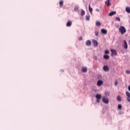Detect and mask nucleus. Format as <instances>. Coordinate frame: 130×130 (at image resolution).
I'll return each mask as SVG.
<instances>
[{"label":"nucleus","instance_id":"obj_1","mask_svg":"<svg viewBox=\"0 0 130 130\" xmlns=\"http://www.w3.org/2000/svg\"><path fill=\"white\" fill-rule=\"evenodd\" d=\"M119 31L120 32L121 34H124V33L126 32V29L124 26H120L119 28Z\"/></svg>","mask_w":130,"mask_h":130},{"label":"nucleus","instance_id":"obj_2","mask_svg":"<svg viewBox=\"0 0 130 130\" xmlns=\"http://www.w3.org/2000/svg\"><path fill=\"white\" fill-rule=\"evenodd\" d=\"M103 102H104V103H105L106 104H108V103H109V100L108 99V98L104 96V98H103Z\"/></svg>","mask_w":130,"mask_h":130},{"label":"nucleus","instance_id":"obj_3","mask_svg":"<svg viewBox=\"0 0 130 130\" xmlns=\"http://www.w3.org/2000/svg\"><path fill=\"white\" fill-rule=\"evenodd\" d=\"M96 85L99 86L100 87L102 85H103V81L101 80H99L97 81Z\"/></svg>","mask_w":130,"mask_h":130},{"label":"nucleus","instance_id":"obj_4","mask_svg":"<svg viewBox=\"0 0 130 130\" xmlns=\"http://www.w3.org/2000/svg\"><path fill=\"white\" fill-rule=\"evenodd\" d=\"M92 43L94 47H97L98 46V42L96 40H92Z\"/></svg>","mask_w":130,"mask_h":130},{"label":"nucleus","instance_id":"obj_5","mask_svg":"<svg viewBox=\"0 0 130 130\" xmlns=\"http://www.w3.org/2000/svg\"><path fill=\"white\" fill-rule=\"evenodd\" d=\"M126 95L127 96V102H130V93L128 91L126 92Z\"/></svg>","mask_w":130,"mask_h":130},{"label":"nucleus","instance_id":"obj_6","mask_svg":"<svg viewBox=\"0 0 130 130\" xmlns=\"http://www.w3.org/2000/svg\"><path fill=\"white\" fill-rule=\"evenodd\" d=\"M103 70L105 72H109V67L107 66H105L103 67Z\"/></svg>","mask_w":130,"mask_h":130},{"label":"nucleus","instance_id":"obj_7","mask_svg":"<svg viewBox=\"0 0 130 130\" xmlns=\"http://www.w3.org/2000/svg\"><path fill=\"white\" fill-rule=\"evenodd\" d=\"M111 54L113 55H116L117 54V52H116V51L113 49L111 50Z\"/></svg>","mask_w":130,"mask_h":130},{"label":"nucleus","instance_id":"obj_8","mask_svg":"<svg viewBox=\"0 0 130 130\" xmlns=\"http://www.w3.org/2000/svg\"><path fill=\"white\" fill-rule=\"evenodd\" d=\"M72 22L71 20L68 21L67 23L66 24V26L67 27H71L72 26Z\"/></svg>","mask_w":130,"mask_h":130},{"label":"nucleus","instance_id":"obj_9","mask_svg":"<svg viewBox=\"0 0 130 130\" xmlns=\"http://www.w3.org/2000/svg\"><path fill=\"white\" fill-rule=\"evenodd\" d=\"M116 14V11H112L109 14V16H110V17H112V16H113L114 15H115Z\"/></svg>","mask_w":130,"mask_h":130},{"label":"nucleus","instance_id":"obj_10","mask_svg":"<svg viewBox=\"0 0 130 130\" xmlns=\"http://www.w3.org/2000/svg\"><path fill=\"white\" fill-rule=\"evenodd\" d=\"M88 69L87 68V67H83L82 68V72H83V73H86Z\"/></svg>","mask_w":130,"mask_h":130},{"label":"nucleus","instance_id":"obj_11","mask_svg":"<svg viewBox=\"0 0 130 130\" xmlns=\"http://www.w3.org/2000/svg\"><path fill=\"white\" fill-rule=\"evenodd\" d=\"M101 32L103 34H105V35L107 34V30H106L105 29H102Z\"/></svg>","mask_w":130,"mask_h":130},{"label":"nucleus","instance_id":"obj_12","mask_svg":"<svg viewBox=\"0 0 130 130\" xmlns=\"http://www.w3.org/2000/svg\"><path fill=\"white\" fill-rule=\"evenodd\" d=\"M86 45H87V46H90L91 45V41L87 40L86 42Z\"/></svg>","mask_w":130,"mask_h":130},{"label":"nucleus","instance_id":"obj_13","mask_svg":"<svg viewBox=\"0 0 130 130\" xmlns=\"http://www.w3.org/2000/svg\"><path fill=\"white\" fill-rule=\"evenodd\" d=\"M124 48L125 49H127V43H126V41L124 40Z\"/></svg>","mask_w":130,"mask_h":130},{"label":"nucleus","instance_id":"obj_14","mask_svg":"<svg viewBox=\"0 0 130 130\" xmlns=\"http://www.w3.org/2000/svg\"><path fill=\"white\" fill-rule=\"evenodd\" d=\"M105 3H106V4H107V5L108 7L111 6V4H110V0H107V1H106Z\"/></svg>","mask_w":130,"mask_h":130},{"label":"nucleus","instance_id":"obj_15","mask_svg":"<svg viewBox=\"0 0 130 130\" xmlns=\"http://www.w3.org/2000/svg\"><path fill=\"white\" fill-rule=\"evenodd\" d=\"M104 58L105 59H109L110 56L108 55H104Z\"/></svg>","mask_w":130,"mask_h":130},{"label":"nucleus","instance_id":"obj_16","mask_svg":"<svg viewBox=\"0 0 130 130\" xmlns=\"http://www.w3.org/2000/svg\"><path fill=\"white\" fill-rule=\"evenodd\" d=\"M95 98H96V99H101V94H97L95 96Z\"/></svg>","mask_w":130,"mask_h":130},{"label":"nucleus","instance_id":"obj_17","mask_svg":"<svg viewBox=\"0 0 130 130\" xmlns=\"http://www.w3.org/2000/svg\"><path fill=\"white\" fill-rule=\"evenodd\" d=\"M62 6H63V2L62 1H60L59 2V6L60 8H62Z\"/></svg>","mask_w":130,"mask_h":130},{"label":"nucleus","instance_id":"obj_18","mask_svg":"<svg viewBox=\"0 0 130 130\" xmlns=\"http://www.w3.org/2000/svg\"><path fill=\"white\" fill-rule=\"evenodd\" d=\"M125 11H126V12H127V13H128L129 14H130V8L129 7H126Z\"/></svg>","mask_w":130,"mask_h":130},{"label":"nucleus","instance_id":"obj_19","mask_svg":"<svg viewBox=\"0 0 130 130\" xmlns=\"http://www.w3.org/2000/svg\"><path fill=\"white\" fill-rule=\"evenodd\" d=\"M89 11L90 14H92V12H93V9L91 8V7L90 6V5H89Z\"/></svg>","mask_w":130,"mask_h":130},{"label":"nucleus","instance_id":"obj_20","mask_svg":"<svg viewBox=\"0 0 130 130\" xmlns=\"http://www.w3.org/2000/svg\"><path fill=\"white\" fill-rule=\"evenodd\" d=\"M96 26H101V22L100 21H96Z\"/></svg>","mask_w":130,"mask_h":130},{"label":"nucleus","instance_id":"obj_21","mask_svg":"<svg viewBox=\"0 0 130 130\" xmlns=\"http://www.w3.org/2000/svg\"><path fill=\"white\" fill-rule=\"evenodd\" d=\"M78 10H79V6H75V8H74V11H78Z\"/></svg>","mask_w":130,"mask_h":130},{"label":"nucleus","instance_id":"obj_22","mask_svg":"<svg viewBox=\"0 0 130 130\" xmlns=\"http://www.w3.org/2000/svg\"><path fill=\"white\" fill-rule=\"evenodd\" d=\"M85 15V11L83 9H81V16H84Z\"/></svg>","mask_w":130,"mask_h":130},{"label":"nucleus","instance_id":"obj_23","mask_svg":"<svg viewBox=\"0 0 130 130\" xmlns=\"http://www.w3.org/2000/svg\"><path fill=\"white\" fill-rule=\"evenodd\" d=\"M118 101H121V97L120 96L118 95L117 98Z\"/></svg>","mask_w":130,"mask_h":130},{"label":"nucleus","instance_id":"obj_24","mask_svg":"<svg viewBox=\"0 0 130 130\" xmlns=\"http://www.w3.org/2000/svg\"><path fill=\"white\" fill-rule=\"evenodd\" d=\"M86 20H87V21H89V20H90V16L89 15H87L86 16Z\"/></svg>","mask_w":130,"mask_h":130},{"label":"nucleus","instance_id":"obj_25","mask_svg":"<svg viewBox=\"0 0 130 130\" xmlns=\"http://www.w3.org/2000/svg\"><path fill=\"white\" fill-rule=\"evenodd\" d=\"M118 109L121 110V108H122V106H121V105H118Z\"/></svg>","mask_w":130,"mask_h":130},{"label":"nucleus","instance_id":"obj_26","mask_svg":"<svg viewBox=\"0 0 130 130\" xmlns=\"http://www.w3.org/2000/svg\"><path fill=\"white\" fill-rule=\"evenodd\" d=\"M110 93H109V92H108V91H106L105 92V95H106V96H109V95H110Z\"/></svg>","mask_w":130,"mask_h":130},{"label":"nucleus","instance_id":"obj_27","mask_svg":"<svg viewBox=\"0 0 130 130\" xmlns=\"http://www.w3.org/2000/svg\"><path fill=\"white\" fill-rule=\"evenodd\" d=\"M109 50H106L105 51V53H106V54H109Z\"/></svg>","mask_w":130,"mask_h":130},{"label":"nucleus","instance_id":"obj_28","mask_svg":"<svg viewBox=\"0 0 130 130\" xmlns=\"http://www.w3.org/2000/svg\"><path fill=\"white\" fill-rule=\"evenodd\" d=\"M126 74H127L128 75H130V71L129 70H125Z\"/></svg>","mask_w":130,"mask_h":130},{"label":"nucleus","instance_id":"obj_29","mask_svg":"<svg viewBox=\"0 0 130 130\" xmlns=\"http://www.w3.org/2000/svg\"><path fill=\"white\" fill-rule=\"evenodd\" d=\"M116 21H118V22H120V18L119 17L116 18Z\"/></svg>","mask_w":130,"mask_h":130},{"label":"nucleus","instance_id":"obj_30","mask_svg":"<svg viewBox=\"0 0 130 130\" xmlns=\"http://www.w3.org/2000/svg\"><path fill=\"white\" fill-rule=\"evenodd\" d=\"M78 40L81 41V40H83V37H79L78 38Z\"/></svg>","mask_w":130,"mask_h":130},{"label":"nucleus","instance_id":"obj_31","mask_svg":"<svg viewBox=\"0 0 130 130\" xmlns=\"http://www.w3.org/2000/svg\"><path fill=\"white\" fill-rule=\"evenodd\" d=\"M98 34H99V32H98V31H95V36H98Z\"/></svg>","mask_w":130,"mask_h":130},{"label":"nucleus","instance_id":"obj_32","mask_svg":"<svg viewBox=\"0 0 130 130\" xmlns=\"http://www.w3.org/2000/svg\"><path fill=\"white\" fill-rule=\"evenodd\" d=\"M97 102L98 103H99L100 102V99H97Z\"/></svg>","mask_w":130,"mask_h":130},{"label":"nucleus","instance_id":"obj_33","mask_svg":"<svg viewBox=\"0 0 130 130\" xmlns=\"http://www.w3.org/2000/svg\"><path fill=\"white\" fill-rule=\"evenodd\" d=\"M95 11H96V12H100V11L99 10V9H96L95 10Z\"/></svg>","mask_w":130,"mask_h":130},{"label":"nucleus","instance_id":"obj_34","mask_svg":"<svg viewBox=\"0 0 130 130\" xmlns=\"http://www.w3.org/2000/svg\"><path fill=\"white\" fill-rule=\"evenodd\" d=\"M115 86H117V81H116L115 82Z\"/></svg>","mask_w":130,"mask_h":130},{"label":"nucleus","instance_id":"obj_35","mask_svg":"<svg viewBox=\"0 0 130 130\" xmlns=\"http://www.w3.org/2000/svg\"><path fill=\"white\" fill-rule=\"evenodd\" d=\"M128 91H130V85L128 86Z\"/></svg>","mask_w":130,"mask_h":130}]
</instances>
